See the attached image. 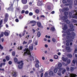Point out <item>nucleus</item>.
<instances>
[{"instance_id": "nucleus-32", "label": "nucleus", "mask_w": 77, "mask_h": 77, "mask_svg": "<svg viewBox=\"0 0 77 77\" xmlns=\"http://www.w3.org/2000/svg\"><path fill=\"white\" fill-rule=\"evenodd\" d=\"M75 12V15H77V11H75V10H73L72 11V13H74V12Z\"/></svg>"}, {"instance_id": "nucleus-18", "label": "nucleus", "mask_w": 77, "mask_h": 77, "mask_svg": "<svg viewBox=\"0 0 77 77\" xmlns=\"http://www.w3.org/2000/svg\"><path fill=\"white\" fill-rule=\"evenodd\" d=\"M30 23H31V24H36V22L35 20H32L30 21Z\"/></svg>"}, {"instance_id": "nucleus-15", "label": "nucleus", "mask_w": 77, "mask_h": 77, "mask_svg": "<svg viewBox=\"0 0 77 77\" xmlns=\"http://www.w3.org/2000/svg\"><path fill=\"white\" fill-rule=\"evenodd\" d=\"M37 25L39 27H40V26L41 25V23L39 22H37Z\"/></svg>"}, {"instance_id": "nucleus-40", "label": "nucleus", "mask_w": 77, "mask_h": 77, "mask_svg": "<svg viewBox=\"0 0 77 77\" xmlns=\"http://www.w3.org/2000/svg\"><path fill=\"white\" fill-rule=\"evenodd\" d=\"M6 59L7 60H9V57L8 56H6Z\"/></svg>"}, {"instance_id": "nucleus-44", "label": "nucleus", "mask_w": 77, "mask_h": 77, "mask_svg": "<svg viewBox=\"0 0 77 77\" xmlns=\"http://www.w3.org/2000/svg\"><path fill=\"white\" fill-rule=\"evenodd\" d=\"M35 12L36 14H38V13H39V11L38 10V9H36Z\"/></svg>"}, {"instance_id": "nucleus-2", "label": "nucleus", "mask_w": 77, "mask_h": 77, "mask_svg": "<svg viewBox=\"0 0 77 77\" xmlns=\"http://www.w3.org/2000/svg\"><path fill=\"white\" fill-rule=\"evenodd\" d=\"M63 18L64 19L62 20V22H63V21H64V22H65L66 24H69L70 23V21L67 19L68 17L67 15L64 16H63Z\"/></svg>"}, {"instance_id": "nucleus-31", "label": "nucleus", "mask_w": 77, "mask_h": 77, "mask_svg": "<svg viewBox=\"0 0 77 77\" xmlns=\"http://www.w3.org/2000/svg\"><path fill=\"white\" fill-rule=\"evenodd\" d=\"M8 16H9V14H8V13H6L5 14V18H7Z\"/></svg>"}, {"instance_id": "nucleus-38", "label": "nucleus", "mask_w": 77, "mask_h": 77, "mask_svg": "<svg viewBox=\"0 0 77 77\" xmlns=\"http://www.w3.org/2000/svg\"><path fill=\"white\" fill-rule=\"evenodd\" d=\"M67 34L68 35V36H71V34L69 32H67Z\"/></svg>"}, {"instance_id": "nucleus-9", "label": "nucleus", "mask_w": 77, "mask_h": 77, "mask_svg": "<svg viewBox=\"0 0 77 77\" xmlns=\"http://www.w3.org/2000/svg\"><path fill=\"white\" fill-rule=\"evenodd\" d=\"M72 17L73 18H75L77 20V15L74 14L72 15Z\"/></svg>"}, {"instance_id": "nucleus-11", "label": "nucleus", "mask_w": 77, "mask_h": 77, "mask_svg": "<svg viewBox=\"0 0 77 77\" xmlns=\"http://www.w3.org/2000/svg\"><path fill=\"white\" fill-rule=\"evenodd\" d=\"M49 74L50 75H51V76H54V74L53 73V72L51 71L49 73Z\"/></svg>"}, {"instance_id": "nucleus-58", "label": "nucleus", "mask_w": 77, "mask_h": 77, "mask_svg": "<svg viewBox=\"0 0 77 77\" xmlns=\"http://www.w3.org/2000/svg\"><path fill=\"white\" fill-rule=\"evenodd\" d=\"M32 42V40H29V42L27 44V45H29V44H30V43H31V42Z\"/></svg>"}, {"instance_id": "nucleus-27", "label": "nucleus", "mask_w": 77, "mask_h": 77, "mask_svg": "<svg viewBox=\"0 0 77 77\" xmlns=\"http://www.w3.org/2000/svg\"><path fill=\"white\" fill-rule=\"evenodd\" d=\"M57 72V68H55L54 70V72H55V73H56Z\"/></svg>"}, {"instance_id": "nucleus-61", "label": "nucleus", "mask_w": 77, "mask_h": 77, "mask_svg": "<svg viewBox=\"0 0 77 77\" xmlns=\"http://www.w3.org/2000/svg\"><path fill=\"white\" fill-rule=\"evenodd\" d=\"M25 13L26 14H29V11H25Z\"/></svg>"}, {"instance_id": "nucleus-43", "label": "nucleus", "mask_w": 77, "mask_h": 77, "mask_svg": "<svg viewBox=\"0 0 77 77\" xmlns=\"http://www.w3.org/2000/svg\"><path fill=\"white\" fill-rule=\"evenodd\" d=\"M23 63V61L21 60L20 61H19V62H17L18 64H20V63Z\"/></svg>"}, {"instance_id": "nucleus-59", "label": "nucleus", "mask_w": 77, "mask_h": 77, "mask_svg": "<svg viewBox=\"0 0 77 77\" xmlns=\"http://www.w3.org/2000/svg\"><path fill=\"white\" fill-rule=\"evenodd\" d=\"M70 27L72 28H73L74 27V25H73L71 24L70 25Z\"/></svg>"}, {"instance_id": "nucleus-6", "label": "nucleus", "mask_w": 77, "mask_h": 77, "mask_svg": "<svg viewBox=\"0 0 77 77\" xmlns=\"http://www.w3.org/2000/svg\"><path fill=\"white\" fill-rule=\"evenodd\" d=\"M76 35L75 34L74 32H72V33L71 38H72V39H74V36H75Z\"/></svg>"}, {"instance_id": "nucleus-36", "label": "nucleus", "mask_w": 77, "mask_h": 77, "mask_svg": "<svg viewBox=\"0 0 77 77\" xmlns=\"http://www.w3.org/2000/svg\"><path fill=\"white\" fill-rule=\"evenodd\" d=\"M37 5L38 6H39L41 5V3L40 2H38L37 3Z\"/></svg>"}, {"instance_id": "nucleus-34", "label": "nucleus", "mask_w": 77, "mask_h": 77, "mask_svg": "<svg viewBox=\"0 0 77 77\" xmlns=\"http://www.w3.org/2000/svg\"><path fill=\"white\" fill-rule=\"evenodd\" d=\"M62 2L63 3H64V4L65 3H67V2L66 1V0H63Z\"/></svg>"}, {"instance_id": "nucleus-22", "label": "nucleus", "mask_w": 77, "mask_h": 77, "mask_svg": "<svg viewBox=\"0 0 77 77\" xmlns=\"http://www.w3.org/2000/svg\"><path fill=\"white\" fill-rule=\"evenodd\" d=\"M37 36L38 37H40V36H41V32H37Z\"/></svg>"}, {"instance_id": "nucleus-53", "label": "nucleus", "mask_w": 77, "mask_h": 77, "mask_svg": "<svg viewBox=\"0 0 77 77\" xmlns=\"http://www.w3.org/2000/svg\"><path fill=\"white\" fill-rule=\"evenodd\" d=\"M35 62L37 63H39V61L38 60H36Z\"/></svg>"}, {"instance_id": "nucleus-63", "label": "nucleus", "mask_w": 77, "mask_h": 77, "mask_svg": "<svg viewBox=\"0 0 77 77\" xmlns=\"http://www.w3.org/2000/svg\"><path fill=\"white\" fill-rule=\"evenodd\" d=\"M3 66V63H2L0 64V67L2 68V66Z\"/></svg>"}, {"instance_id": "nucleus-13", "label": "nucleus", "mask_w": 77, "mask_h": 77, "mask_svg": "<svg viewBox=\"0 0 77 77\" xmlns=\"http://www.w3.org/2000/svg\"><path fill=\"white\" fill-rule=\"evenodd\" d=\"M27 0H22V2L23 4H26V3H27Z\"/></svg>"}, {"instance_id": "nucleus-26", "label": "nucleus", "mask_w": 77, "mask_h": 77, "mask_svg": "<svg viewBox=\"0 0 77 77\" xmlns=\"http://www.w3.org/2000/svg\"><path fill=\"white\" fill-rule=\"evenodd\" d=\"M14 62L17 63V61H18V59H17V58L15 57L14 58Z\"/></svg>"}, {"instance_id": "nucleus-23", "label": "nucleus", "mask_w": 77, "mask_h": 77, "mask_svg": "<svg viewBox=\"0 0 77 77\" xmlns=\"http://www.w3.org/2000/svg\"><path fill=\"white\" fill-rule=\"evenodd\" d=\"M55 59H58V56L56 55H54Z\"/></svg>"}, {"instance_id": "nucleus-14", "label": "nucleus", "mask_w": 77, "mask_h": 77, "mask_svg": "<svg viewBox=\"0 0 77 77\" xmlns=\"http://www.w3.org/2000/svg\"><path fill=\"white\" fill-rule=\"evenodd\" d=\"M67 56L68 57L71 58H72V55L71 54H67Z\"/></svg>"}, {"instance_id": "nucleus-8", "label": "nucleus", "mask_w": 77, "mask_h": 77, "mask_svg": "<svg viewBox=\"0 0 77 77\" xmlns=\"http://www.w3.org/2000/svg\"><path fill=\"white\" fill-rule=\"evenodd\" d=\"M62 59L63 61H64V62H66V60H68V58L67 57H66L65 58L64 57H62Z\"/></svg>"}, {"instance_id": "nucleus-35", "label": "nucleus", "mask_w": 77, "mask_h": 77, "mask_svg": "<svg viewBox=\"0 0 77 77\" xmlns=\"http://www.w3.org/2000/svg\"><path fill=\"white\" fill-rule=\"evenodd\" d=\"M64 15H68V12H65L64 13Z\"/></svg>"}, {"instance_id": "nucleus-4", "label": "nucleus", "mask_w": 77, "mask_h": 77, "mask_svg": "<svg viewBox=\"0 0 77 77\" xmlns=\"http://www.w3.org/2000/svg\"><path fill=\"white\" fill-rule=\"evenodd\" d=\"M58 66L59 68H58L59 70H62V68H61V67L62 66V63H59L58 64Z\"/></svg>"}, {"instance_id": "nucleus-21", "label": "nucleus", "mask_w": 77, "mask_h": 77, "mask_svg": "<svg viewBox=\"0 0 77 77\" xmlns=\"http://www.w3.org/2000/svg\"><path fill=\"white\" fill-rule=\"evenodd\" d=\"M35 66L36 68H39V65L38 64V63H35Z\"/></svg>"}, {"instance_id": "nucleus-47", "label": "nucleus", "mask_w": 77, "mask_h": 77, "mask_svg": "<svg viewBox=\"0 0 77 77\" xmlns=\"http://www.w3.org/2000/svg\"><path fill=\"white\" fill-rule=\"evenodd\" d=\"M0 48L2 50L3 49V47L2 46V45H0Z\"/></svg>"}, {"instance_id": "nucleus-39", "label": "nucleus", "mask_w": 77, "mask_h": 77, "mask_svg": "<svg viewBox=\"0 0 77 77\" xmlns=\"http://www.w3.org/2000/svg\"><path fill=\"white\" fill-rule=\"evenodd\" d=\"M48 75V72H46L45 74V76H47V75Z\"/></svg>"}, {"instance_id": "nucleus-45", "label": "nucleus", "mask_w": 77, "mask_h": 77, "mask_svg": "<svg viewBox=\"0 0 77 77\" xmlns=\"http://www.w3.org/2000/svg\"><path fill=\"white\" fill-rule=\"evenodd\" d=\"M7 21H8V18L5 17L4 22H7Z\"/></svg>"}, {"instance_id": "nucleus-46", "label": "nucleus", "mask_w": 77, "mask_h": 77, "mask_svg": "<svg viewBox=\"0 0 77 77\" xmlns=\"http://www.w3.org/2000/svg\"><path fill=\"white\" fill-rule=\"evenodd\" d=\"M52 41L54 42H56V39L54 38H53L52 39Z\"/></svg>"}, {"instance_id": "nucleus-42", "label": "nucleus", "mask_w": 77, "mask_h": 77, "mask_svg": "<svg viewBox=\"0 0 77 77\" xmlns=\"http://www.w3.org/2000/svg\"><path fill=\"white\" fill-rule=\"evenodd\" d=\"M66 69L67 71H69V66H67L66 67Z\"/></svg>"}, {"instance_id": "nucleus-1", "label": "nucleus", "mask_w": 77, "mask_h": 77, "mask_svg": "<svg viewBox=\"0 0 77 77\" xmlns=\"http://www.w3.org/2000/svg\"><path fill=\"white\" fill-rule=\"evenodd\" d=\"M33 50V45H32L29 46V48H25L23 50L24 54L23 55H28V56L29 57H32V60H34V57L32 56V54L30 51H32Z\"/></svg>"}, {"instance_id": "nucleus-50", "label": "nucleus", "mask_w": 77, "mask_h": 77, "mask_svg": "<svg viewBox=\"0 0 77 77\" xmlns=\"http://www.w3.org/2000/svg\"><path fill=\"white\" fill-rule=\"evenodd\" d=\"M35 45H38V41H36L34 43Z\"/></svg>"}, {"instance_id": "nucleus-54", "label": "nucleus", "mask_w": 77, "mask_h": 77, "mask_svg": "<svg viewBox=\"0 0 77 77\" xmlns=\"http://www.w3.org/2000/svg\"><path fill=\"white\" fill-rule=\"evenodd\" d=\"M27 43V42H26L25 41H24L23 42V44H26Z\"/></svg>"}, {"instance_id": "nucleus-19", "label": "nucleus", "mask_w": 77, "mask_h": 77, "mask_svg": "<svg viewBox=\"0 0 77 77\" xmlns=\"http://www.w3.org/2000/svg\"><path fill=\"white\" fill-rule=\"evenodd\" d=\"M66 38L67 39H71L72 38H71V36L70 35H67Z\"/></svg>"}, {"instance_id": "nucleus-37", "label": "nucleus", "mask_w": 77, "mask_h": 77, "mask_svg": "<svg viewBox=\"0 0 77 77\" xmlns=\"http://www.w3.org/2000/svg\"><path fill=\"white\" fill-rule=\"evenodd\" d=\"M62 11L63 12H65V11H66V10H65V8H63L62 9Z\"/></svg>"}, {"instance_id": "nucleus-25", "label": "nucleus", "mask_w": 77, "mask_h": 77, "mask_svg": "<svg viewBox=\"0 0 77 77\" xmlns=\"http://www.w3.org/2000/svg\"><path fill=\"white\" fill-rule=\"evenodd\" d=\"M71 63V60L69 59H67V63H68V64H69V63Z\"/></svg>"}, {"instance_id": "nucleus-57", "label": "nucleus", "mask_w": 77, "mask_h": 77, "mask_svg": "<svg viewBox=\"0 0 77 77\" xmlns=\"http://www.w3.org/2000/svg\"><path fill=\"white\" fill-rule=\"evenodd\" d=\"M74 29H73V28H70V31H74Z\"/></svg>"}, {"instance_id": "nucleus-51", "label": "nucleus", "mask_w": 77, "mask_h": 77, "mask_svg": "<svg viewBox=\"0 0 77 77\" xmlns=\"http://www.w3.org/2000/svg\"><path fill=\"white\" fill-rule=\"evenodd\" d=\"M70 17H71L72 15V13L71 12H69V14Z\"/></svg>"}, {"instance_id": "nucleus-49", "label": "nucleus", "mask_w": 77, "mask_h": 77, "mask_svg": "<svg viewBox=\"0 0 77 77\" xmlns=\"http://www.w3.org/2000/svg\"><path fill=\"white\" fill-rule=\"evenodd\" d=\"M74 53H77V48H75V51H74Z\"/></svg>"}, {"instance_id": "nucleus-62", "label": "nucleus", "mask_w": 77, "mask_h": 77, "mask_svg": "<svg viewBox=\"0 0 77 77\" xmlns=\"http://www.w3.org/2000/svg\"><path fill=\"white\" fill-rule=\"evenodd\" d=\"M32 31L33 32V33H35V32H36V30H35L34 29H32Z\"/></svg>"}, {"instance_id": "nucleus-5", "label": "nucleus", "mask_w": 77, "mask_h": 77, "mask_svg": "<svg viewBox=\"0 0 77 77\" xmlns=\"http://www.w3.org/2000/svg\"><path fill=\"white\" fill-rule=\"evenodd\" d=\"M66 49L67 50V52H68V53L71 52V51H70L71 48H70V47H66Z\"/></svg>"}, {"instance_id": "nucleus-52", "label": "nucleus", "mask_w": 77, "mask_h": 77, "mask_svg": "<svg viewBox=\"0 0 77 77\" xmlns=\"http://www.w3.org/2000/svg\"><path fill=\"white\" fill-rule=\"evenodd\" d=\"M65 9L66 11H69V8H65Z\"/></svg>"}, {"instance_id": "nucleus-17", "label": "nucleus", "mask_w": 77, "mask_h": 77, "mask_svg": "<svg viewBox=\"0 0 77 77\" xmlns=\"http://www.w3.org/2000/svg\"><path fill=\"white\" fill-rule=\"evenodd\" d=\"M13 77H16L17 76V73L14 72H13Z\"/></svg>"}, {"instance_id": "nucleus-16", "label": "nucleus", "mask_w": 77, "mask_h": 77, "mask_svg": "<svg viewBox=\"0 0 77 77\" xmlns=\"http://www.w3.org/2000/svg\"><path fill=\"white\" fill-rule=\"evenodd\" d=\"M76 77V75L73 74H70V77Z\"/></svg>"}, {"instance_id": "nucleus-20", "label": "nucleus", "mask_w": 77, "mask_h": 77, "mask_svg": "<svg viewBox=\"0 0 77 77\" xmlns=\"http://www.w3.org/2000/svg\"><path fill=\"white\" fill-rule=\"evenodd\" d=\"M62 64L63 66H68V63H66L65 64V63H64V62H62Z\"/></svg>"}, {"instance_id": "nucleus-24", "label": "nucleus", "mask_w": 77, "mask_h": 77, "mask_svg": "<svg viewBox=\"0 0 77 77\" xmlns=\"http://www.w3.org/2000/svg\"><path fill=\"white\" fill-rule=\"evenodd\" d=\"M65 72H66V69H63L62 71V74H65Z\"/></svg>"}, {"instance_id": "nucleus-12", "label": "nucleus", "mask_w": 77, "mask_h": 77, "mask_svg": "<svg viewBox=\"0 0 77 77\" xmlns=\"http://www.w3.org/2000/svg\"><path fill=\"white\" fill-rule=\"evenodd\" d=\"M71 21L74 23H77V20H75L73 19H72L71 20Z\"/></svg>"}, {"instance_id": "nucleus-30", "label": "nucleus", "mask_w": 77, "mask_h": 77, "mask_svg": "<svg viewBox=\"0 0 77 77\" xmlns=\"http://www.w3.org/2000/svg\"><path fill=\"white\" fill-rule=\"evenodd\" d=\"M4 35H5V36H8L9 33L7 32H5Z\"/></svg>"}, {"instance_id": "nucleus-29", "label": "nucleus", "mask_w": 77, "mask_h": 77, "mask_svg": "<svg viewBox=\"0 0 77 77\" xmlns=\"http://www.w3.org/2000/svg\"><path fill=\"white\" fill-rule=\"evenodd\" d=\"M57 74L59 75H60V76L62 75L61 74V71H58Z\"/></svg>"}, {"instance_id": "nucleus-48", "label": "nucleus", "mask_w": 77, "mask_h": 77, "mask_svg": "<svg viewBox=\"0 0 77 77\" xmlns=\"http://www.w3.org/2000/svg\"><path fill=\"white\" fill-rule=\"evenodd\" d=\"M75 5H77V1L75 0L74 2Z\"/></svg>"}, {"instance_id": "nucleus-60", "label": "nucleus", "mask_w": 77, "mask_h": 77, "mask_svg": "<svg viewBox=\"0 0 77 77\" xmlns=\"http://www.w3.org/2000/svg\"><path fill=\"white\" fill-rule=\"evenodd\" d=\"M8 64H9V65H11V64H12V61H9L8 62Z\"/></svg>"}, {"instance_id": "nucleus-3", "label": "nucleus", "mask_w": 77, "mask_h": 77, "mask_svg": "<svg viewBox=\"0 0 77 77\" xmlns=\"http://www.w3.org/2000/svg\"><path fill=\"white\" fill-rule=\"evenodd\" d=\"M38 70L40 72H43V71H44V68L43 66H40L38 68Z\"/></svg>"}, {"instance_id": "nucleus-28", "label": "nucleus", "mask_w": 77, "mask_h": 77, "mask_svg": "<svg viewBox=\"0 0 77 77\" xmlns=\"http://www.w3.org/2000/svg\"><path fill=\"white\" fill-rule=\"evenodd\" d=\"M55 30V28H54V27H52L51 28V30L52 32H54Z\"/></svg>"}, {"instance_id": "nucleus-41", "label": "nucleus", "mask_w": 77, "mask_h": 77, "mask_svg": "<svg viewBox=\"0 0 77 77\" xmlns=\"http://www.w3.org/2000/svg\"><path fill=\"white\" fill-rule=\"evenodd\" d=\"M15 55V51H13L12 52V55L13 56H14Z\"/></svg>"}, {"instance_id": "nucleus-56", "label": "nucleus", "mask_w": 77, "mask_h": 77, "mask_svg": "<svg viewBox=\"0 0 77 77\" xmlns=\"http://www.w3.org/2000/svg\"><path fill=\"white\" fill-rule=\"evenodd\" d=\"M29 15L30 16H31L32 15H33V13H32V12H30V13H29Z\"/></svg>"}, {"instance_id": "nucleus-10", "label": "nucleus", "mask_w": 77, "mask_h": 77, "mask_svg": "<svg viewBox=\"0 0 77 77\" xmlns=\"http://www.w3.org/2000/svg\"><path fill=\"white\" fill-rule=\"evenodd\" d=\"M68 29L67 25V24H65L64 25V27L63 28V30H66V29Z\"/></svg>"}, {"instance_id": "nucleus-64", "label": "nucleus", "mask_w": 77, "mask_h": 77, "mask_svg": "<svg viewBox=\"0 0 77 77\" xmlns=\"http://www.w3.org/2000/svg\"><path fill=\"white\" fill-rule=\"evenodd\" d=\"M25 12V11L24 10H22L21 11L22 14H24Z\"/></svg>"}, {"instance_id": "nucleus-7", "label": "nucleus", "mask_w": 77, "mask_h": 77, "mask_svg": "<svg viewBox=\"0 0 77 77\" xmlns=\"http://www.w3.org/2000/svg\"><path fill=\"white\" fill-rule=\"evenodd\" d=\"M23 63H22L21 65H19L18 66V68L19 69H22V68H23Z\"/></svg>"}, {"instance_id": "nucleus-33", "label": "nucleus", "mask_w": 77, "mask_h": 77, "mask_svg": "<svg viewBox=\"0 0 77 77\" xmlns=\"http://www.w3.org/2000/svg\"><path fill=\"white\" fill-rule=\"evenodd\" d=\"M3 34L4 32H2L1 33V35H0V39L1 38V37H2V36H3Z\"/></svg>"}, {"instance_id": "nucleus-55", "label": "nucleus", "mask_w": 77, "mask_h": 77, "mask_svg": "<svg viewBox=\"0 0 77 77\" xmlns=\"http://www.w3.org/2000/svg\"><path fill=\"white\" fill-rule=\"evenodd\" d=\"M70 69L71 71H74V67H71Z\"/></svg>"}]
</instances>
